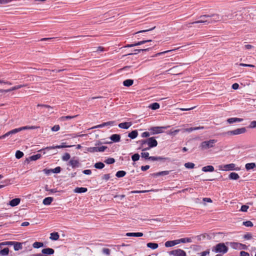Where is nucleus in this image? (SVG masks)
Returning a JSON list of instances; mask_svg holds the SVG:
<instances>
[{
  "label": "nucleus",
  "mask_w": 256,
  "mask_h": 256,
  "mask_svg": "<svg viewBox=\"0 0 256 256\" xmlns=\"http://www.w3.org/2000/svg\"><path fill=\"white\" fill-rule=\"evenodd\" d=\"M242 224L247 227H252L253 226V224L250 221L244 222Z\"/></svg>",
  "instance_id": "nucleus-46"
},
{
  "label": "nucleus",
  "mask_w": 256,
  "mask_h": 256,
  "mask_svg": "<svg viewBox=\"0 0 256 256\" xmlns=\"http://www.w3.org/2000/svg\"><path fill=\"white\" fill-rule=\"evenodd\" d=\"M69 164L72 168H74L79 166L80 162L78 160L72 158L70 160Z\"/></svg>",
  "instance_id": "nucleus-9"
},
{
  "label": "nucleus",
  "mask_w": 256,
  "mask_h": 256,
  "mask_svg": "<svg viewBox=\"0 0 256 256\" xmlns=\"http://www.w3.org/2000/svg\"><path fill=\"white\" fill-rule=\"evenodd\" d=\"M53 198L52 197H47L43 200V204L44 205H50L53 201Z\"/></svg>",
  "instance_id": "nucleus-23"
},
{
  "label": "nucleus",
  "mask_w": 256,
  "mask_h": 256,
  "mask_svg": "<svg viewBox=\"0 0 256 256\" xmlns=\"http://www.w3.org/2000/svg\"><path fill=\"white\" fill-rule=\"evenodd\" d=\"M170 171L168 170H165V171H162L158 172H156L155 174H154V176H166L170 174Z\"/></svg>",
  "instance_id": "nucleus-28"
},
{
  "label": "nucleus",
  "mask_w": 256,
  "mask_h": 256,
  "mask_svg": "<svg viewBox=\"0 0 256 256\" xmlns=\"http://www.w3.org/2000/svg\"><path fill=\"white\" fill-rule=\"evenodd\" d=\"M244 238L246 240H250L252 238V234L250 233H248L244 235Z\"/></svg>",
  "instance_id": "nucleus-58"
},
{
  "label": "nucleus",
  "mask_w": 256,
  "mask_h": 256,
  "mask_svg": "<svg viewBox=\"0 0 256 256\" xmlns=\"http://www.w3.org/2000/svg\"><path fill=\"white\" fill-rule=\"evenodd\" d=\"M106 148H107V147L106 146H102L100 147H96V149H97L96 150H97V152H104Z\"/></svg>",
  "instance_id": "nucleus-54"
},
{
  "label": "nucleus",
  "mask_w": 256,
  "mask_h": 256,
  "mask_svg": "<svg viewBox=\"0 0 256 256\" xmlns=\"http://www.w3.org/2000/svg\"><path fill=\"white\" fill-rule=\"evenodd\" d=\"M60 129V127L59 125H54L52 128V130L54 132H57Z\"/></svg>",
  "instance_id": "nucleus-59"
},
{
  "label": "nucleus",
  "mask_w": 256,
  "mask_h": 256,
  "mask_svg": "<svg viewBox=\"0 0 256 256\" xmlns=\"http://www.w3.org/2000/svg\"><path fill=\"white\" fill-rule=\"evenodd\" d=\"M248 206L246 205H243L242 206L240 210L242 212H246L248 209Z\"/></svg>",
  "instance_id": "nucleus-61"
},
{
  "label": "nucleus",
  "mask_w": 256,
  "mask_h": 256,
  "mask_svg": "<svg viewBox=\"0 0 256 256\" xmlns=\"http://www.w3.org/2000/svg\"><path fill=\"white\" fill-rule=\"evenodd\" d=\"M43 246H44V244L42 242H34L32 244V246L36 248H38L42 247Z\"/></svg>",
  "instance_id": "nucleus-37"
},
{
  "label": "nucleus",
  "mask_w": 256,
  "mask_h": 256,
  "mask_svg": "<svg viewBox=\"0 0 256 256\" xmlns=\"http://www.w3.org/2000/svg\"><path fill=\"white\" fill-rule=\"evenodd\" d=\"M147 246L152 250L156 249L158 248V244L156 243L149 242L147 244Z\"/></svg>",
  "instance_id": "nucleus-33"
},
{
  "label": "nucleus",
  "mask_w": 256,
  "mask_h": 256,
  "mask_svg": "<svg viewBox=\"0 0 256 256\" xmlns=\"http://www.w3.org/2000/svg\"><path fill=\"white\" fill-rule=\"evenodd\" d=\"M180 131V130L178 129L174 130H170L168 132V134L172 136H176L179 132Z\"/></svg>",
  "instance_id": "nucleus-41"
},
{
  "label": "nucleus",
  "mask_w": 256,
  "mask_h": 256,
  "mask_svg": "<svg viewBox=\"0 0 256 256\" xmlns=\"http://www.w3.org/2000/svg\"><path fill=\"white\" fill-rule=\"evenodd\" d=\"M228 250V248L224 243H220L214 246L212 250L215 252H222L223 254H224L227 252Z\"/></svg>",
  "instance_id": "nucleus-3"
},
{
  "label": "nucleus",
  "mask_w": 256,
  "mask_h": 256,
  "mask_svg": "<svg viewBox=\"0 0 256 256\" xmlns=\"http://www.w3.org/2000/svg\"><path fill=\"white\" fill-rule=\"evenodd\" d=\"M38 128H39V126H22V127L17 128L16 130H18V132L23 130H34V129H36Z\"/></svg>",
  "instance_id": "nucleus-13"
},
{
  "label": "nucleus",
  "mask_w": 256,
  "mask_h": 256,
  "mask_svg": "<svg viewBox=\"0 0 256 256\" xmlns=\"http://www.w3.org/2000/svg\"><path fill=\"white\" fill-rule=\"evenodd\" d=\"M170 256H186V252L182 249L172 250L168 252Z\"/></svg>",
  "instance_id": "nucleus-5"
},
{
  "label": "nucleus",
  "mask_w": 256,
  "mask_h": 256,
  "mask_svg": "<svg viewBox=\"0 0 256 256\" xmlns=\"http://www.w3.org/2000/svg\"><path fill=\"white\" fill-rule=\"evenodd\" d=\"M229 178L231 180H237L240 178V176L237 173L232 172L230 174Z\"/></svg>",
  "instance_id": "nucleus-26"
},
{
  "label": "nucleus",
  "mask_w": 256,
  "mask_h": 256,
  "mask_svg": "<svg viewBox=\"0 0 256 256\" xmlns=\"http://www.w3.org/2000/svg\"><path fill=\"white\" fill-rule=\"evenodd\" d=\"M115 162V160L114 158H108L105 160L104 162H106L107 164H114Z\"/></svg>",
  "instance_id": "nucleus-48"
},
{
  "label": "nucleus",
  "mask_w": 256,
  "mask_h": 256,
  "mask_svg": "<svg viewBox=\"0 0 256 256\" xmlns=\"http://www.w3.org/2000/svg\"><path fill=\"white\" fill-rule=\"evenodd\" d=\"M176 244H178V242L176 240H168L165 242L164 246L166 247H172Z\"/></svg>",
  "instance_id": "nucleus-15"
},
{
  "label": "nucleus",
  "mask_w": 256,
  "mask_h": 256,
  "mask_svg": "<svg viewBox=\"0 0 256 256\" xmlns=\"http://www.w3.org/2000/svg\"><path fill=\"white\" fill-rule=\"evenodd\" d=\"M104 166V164L101 162H96L94 164V167L98 169H102Z\"/></svg>",
  "instance_id": "nucleus-39"
},
{
  "label": "nucleus",
  "mask_w": 256,
  "mask_h": 256,
  "mask_svg": "<svg viewBox=\"0 0 256 256\" xmlns=\"http://www.w3.org/2000/svg\"><path fill=\"white\" fill-rule=\"evenodd\" d=\"M149 108L152 110H156L160 108V104L157 102H154L150 104Z\"/></svg>",
  "instance_id": "nucleus-34"
},
{
  "label": "nucleus",
  "mask_w": 256,
  "mask_h": 256,
  "mask_svg": "<svg viewBox=\"0 0 256 256\" xmlns=\"http://www.w3.org/2000/svg\"><path fill=\"white\" fill-rule=\"evenodd\" d=\"M59 234L58 232H52L50 234V238L54 240H56L59 238Z\"/></svg>",
  "instance_id": "nucleus-30"
},
{
  "label": "nucleus",
  "mask_w": 256,
  "mask_h": 256,
  "mask_svg": "<svg viewBox=\"0 0 256 256\" xmlns=\"http://www.w3.org/2000/svg\"><path fill=\"white\" fill-rule=\"evenodd\" d=\"M26 86V85H24H24H22V84L18 85V86H13V87L11 88H9V89H8V90H6V92H10L11 91L14 90L19 89L20 88H22L24 86Z\"/></svg>",
  "instance_id": "nucleus-24"
},
{
  "label": "nucleus",
  "mask_w": 256,
  "mask_h": 256,
  "mask_svg": "<svg viewBox=\"0 0 256 256\" xmlns=\"http://www.w3.org/2000/svg\"><path fill=\"white\" fill-rule=\"evenodd\" d=\"M126 174V172L124 170H119L116 173V176L118 178H122Z\"/></svg>",
  "instance_id": "nucleus-38"
},
{
  "label": "nucleus",
  "mask_w": 256,
  "mask_h": 256,
  "mask_svg": "<svg viewBox=\"0 0 256 256\" xmlns=\"http://www.w3.org/2000/svg\"><path fill=\"white\" fill-rule=\"evenodd\" d=\"M242 120V118H228L227 120V122L229 124H232L234 122H240Z\"/></svg>",
  "instance_id": "nucleus-18"
},
{
  "label": "nucleus",
  "mask_w": 256,
  "mask_h": 256,
  "mask_svg": "<svg viewBox=\"0 0 256 256\" xmlns=\"http://www.w3.org/2000/svg\"><path fill=\"white\" fill-rule=\"evenodd\" d=\"M218 168L220 170H240L238 168H236V164H226L224 165H220L218 166Z\"/></svg>",
  "instance_id": "nucleus-4"
},
{
  "label": "nucleus",
  "mask_w": 256,
  "mask_h": 256,
  "mask_svg": "<svg viewBox=\"0 0 256 256\" xmlns=\"http://www.w3.org/2000/svg\"><path fill=\"white\" fill-rule=\"evenodd\" d=\"M199 23H204V24H209L210 22L208 21L207 20H200L198 21H196L191 23H189L188 24H199Z\"/></svg>",
  "instance_id": "nucleus-43"
},
{
  "label": "nucleus",
  "mask_w": 256,
  "mask_h": 256,
  "mask_svg": "<svg viewBox=\"0 0 256 256\" xmlns=\"http://www.w3.org/2000/svg\"><path fill=\"white\" fill-rule=\"evenodd\" d=\"M38 107H42V108H48V109H52V108L50 106H48V105H46V104H38L37 106Z\"/></svg>",
  "instance_id": "nucleus-60"
},
{
  "label": "nucleus",
  "mask_w": 256,
  "mask_h": 256,
  "mask_svg": "<svg viewBox=\"0 0 256 256\" xmlns=\"http://www.w3.org/2000/svg\"><path fill=\"white\" fill-rule=\"evenodd\" d=\"M96 147H90L86 148V150L90 152H97Z\"/></svg>",
  "instance_id": "nucleus-51"
},
{
  "label": "nucleus",
  "mask_w": 256,
  "mask_h": 256,
  "mask_svg": "<svg viewBox=\"0 0 256 256\" xmlns=\"http://www.w3.org/2000/svg\"><path fill=\"white\" fill-rule=\"evenodd\" d=\"M70 158V156L68 153H65L62 156V160L64 161L68 160Z\"/></svg>",
  "instance_id": "nucleus-42"
},
{
  "label": "nucleus",
  "mask_w": 256,
  "mask_h": 256,
  "mask_svg": "<svg viewBox=\"0 0 256 256\" xmlns=\"http://www.w3.org/2000/svg\"><path fill=\"white\" fill-rule=\"evenodd\" d=\"M139 142L140 144V148L142 151L148 150L158 145V142L154 137L140 140Z\"/></svg>",
  "instance_id": "nucleus-1"
},
{
  "label": "nucleus",
  "mask_w": 256,
  "mask_h": 256,
  "mask_svg": "<svg viewBox=\"0 0 256 256\" xmlns=\"http://www.w3.org/2000/svg\"><path fill=\"white\" fill-rule=\"evenodd\" d=\"M88 189L86 188H76L74 190V192L76 193H82L87 192Z\"/></svg>",
  "instance_id": "nucleus-25"
},
{
  "label": "nucleus",
  "mask_w": 256,
  "mask_h": 256,
  "mask_svg": "<svg viewBox=\"0 0 256 256\" xmlns=\"http://www.w3.org/2000/svg\"><path fill=\"white\" fill-rule=\"evenodd\" d=\"M174 50H168L164 51V52H158V53L156 54L154 56H154H158L162 55V54H166V53H168L169 52H172V51H174Z\"/></svg>",
  "instance_id": "nucleus-53"
},
{
  "label": "nucleus",
  "mask_w": 256,
  "mask_h": 256,
  "mask_svg": "<svg viewBox=\"0 0 256 256\" xmlns=\"http://www.w3.org/2000/svg\"><path fill=\"white\" fill-rule=\"evenodd\" d=\"M178 242V244L182 242V243H186V242H191L192 240L190 238H182L180 239L176 240Z\"/></svg>",
  "instance_id": "nucleus-27"
},
{
  "label": "nucleus",
  "mask_w": 256,
  "mask_h": 256,
  "mask_svg": "<svg viewBox=\"0 0 256 256\" xmlns=\"http://www.w3.org/2000/svg\"><path fill=\"white\" fill-rule=\"evenodd\" d=\"M76 116H78V115L73 116H62L60 118V120L62 121H65V120H70L72 118H76Z\"/></svg>",
  "instance_id": "nucleus-36"
},
{
  "label": "nucleus",
  "mask_w": 256,
  "mask_h": 256,
  "mask_svg": "<svg viewBox=\"0 0 256 256\" xmlns=\"http://www.w3.org/2000/svg\"><path fill=\"white\" fill-rule=\"evenodd\" d=\"M142 158L148 159L149 156V153L148 152H142L141 154Z\"/></svg>",
  "instance_id": "nucleus-56"
},
{
  "label": "nucleus",
  "mask_w": 256,
  "mask_h": 256,
  "mask_svg": "<svg viewBox=\"0 0 256 256\" xmlns=\"http://www.w3.org/2000/svg\"><path fill=\"white\" fill-rule=\"evenodd\" d=\"M60 170H61V168L60 166H58L54 169H52V171L53 173L58 174V173L60 172Z\"/></svg>",
  "instance_id": "nucleus-57"
},
{
  "label": "nucleus",
  "mask_w": 256,
  "mask_h": 256,
  "mask_svg": "<svg viewBox=\"0 0 256 256\" xmlns=\"http://www.w3.org/2000/svg\"><path fill=\"white\" fill-rule=\"evenodd\" d=\"M202 170L204 172H212L214 171V167L212 166H207L203 167Z\"/></svg>",
  "instance_id": "nucleus-19"
},
{
  "label": "nucleus",
  "mask_w": 256,
  "mask_h": 256,
  "mask_svg": "<svg viewBox=\"0 0 256 256\" xmlns=\"http://www.w3.org/2000/svg\"><path fill=\"white\" fill-rule=\"evenodd\" d=\"M184 166L188 168H193L194 166V164L192 162H186L184 164Z\"/></svg>",
  "instance_id": "nucleus-45"
},
{
  "label": "nucleus",
  "mask_w": 256,
  "mask_h": 256,
  "mask_svg": "<svg viewBox=\"0 0 256 256\" xmlns=\"http://www.w3.org/2000/svg\"><path fill=\"white\" fill-rule=\"evenodd\" d=\"M115 124L114 121H110L106 122H104L96 126H95L93 128H101L102 127H104L105 126H113Z\"/></svg>",
  "instance_id": "nucleus-10"
},
{
  "label": "nucleus",
  "mask_w": 256,
  "mask_h": 256,
  "mask_svg": "<svg viewBox=\"0 0 256 256\" xmlns=\"http://www.w3.org/2000/svg\"><path fill=\"white\" fill-rule=\"evenodd\" d=\"M14 247L15 250H18L22 248V244L18 242H14Z\"/></svg>",
  "instance_id": "nucleus-31"
},
{
  "label": "nucleus",
  "mask_w": 256,
  "mask_h": 256,
  "mask_svg": "<svg viewBox=\"0 0 256 256\" xmlns=\"http://www.w3.org/2000/svg\"><path fill=\"white\" fill-rule=\"evenodd\" d=\"M132 126L130 122H122L118 124V127L121 128L128 129Z\"/></svg>",
  "instance_id": "nucleus-14"
},
{
  "label": "nucleus",
  "mask_w": 256,
  "mask_h": 256,
  "mask_svg": "<svg viewBox=\"0 0 256 256\" xmlns=\"http://www.w3.org/2000/svg\"><path fill=\"white\" fill-rule=\"evenodd\" d=\"M132 158L134 162L137 161L140 159V155L138 154H135L132 156Z\"/></svg>",
  "instance_id": "nucleus-52"
},
{
  "label": "nucleus",
  "mask_w": 256,
  "mask_h": 256,
  "mask_svg": "<svg viewBox=\"0 0 256 256\" xmlns=\"http://www.w3.org/2000/svg\"><path fill=\"white\" fill-rule=\"evenodd\" d=\"M17 132H18V130H16V128H15V129L12 130L6 133L5 134H6V137H8L12 134H16Z\"/></svg>",
  "instance_id": "nucleus-40"
},
{
  "label": "nucleus",
  "mask_w": 256,
  "mask_h": 256,
  "mask_svg": "<svg viewBox=\"0 0 256 256\" xmlns=\"http://www.w3.org/2000/svg\"><path fill=\"white\" fill-rule=\"evenodd\" d=\"M41 157L40 154H38L35 155H33L32 156H30V160H36L38 159H39Z\"/></svg>",
  "instance_id": "nucleus-47"
},
{
  "label": "nucleus",
  "mask_w": 256,
  "mask_h": 256,
  "mask_svg": "<svg viewBox=\"0 0 256 256\" xmlns=\"http://www.w3.org/2000/svg\"><path fill=\"white\" fill-rule=\"evenodd\" d=\"M134 83V80H132L128 79L124 81L123 84L126 86H130Z\"/></svg>",
  "instance_id": "nucleus-32"
},
{
  "label": "nucleus",
  "mask_w": 256,
  "mask_h": 256,
  "mask_svg": "<svg viewBox=\"0 0 256 256\" xmlns=\"http://www.w3.org/2000/svg\"><path fill=\"white\" fill-rule=\"evenodd\" d=\"M216 140H210L202 142L199 146V148L202 150H206L214 146L216 142Z\"/></svg>",
  "instance_id": "nucleus-2"
},
{
  "label": "nucleus",
  "mask_w": 256,
  "mask_h": 256,
  "mask_svg": "<svg viewBox=\"0 0 256 256\" xmlns=\"http://www.w3.org/2000/svg\"><path fill=\"white\" fill-rule=\"evenodd\" d=\"M110 140L114 142H118L120 140V135L118 134H114L111 136L110 138Z\"/></svg>",
  "instance_id": "nucleus-21"
},
{
  "label": "nucleus",
  "mask_w": 256,
  "mask_h": 256,
  "mask_svg": "<svg viewBox=\"0 0 256 256\" xmlns=\"http://www.w3.org/2000/svg\"><path fill=\"white\" fill-rule=\"evenodd\" d=\"M240 66H248V67H251V68L254 67V66L253 64H243V63H240Z\"/></svg>",
  "instance_id": "nucleus-62"
},
{
  "label": "nucleus",
  "mask_w": 256,
  "mask_h": 256,
  "mask_svg": "<svg viewBox=\"0 0 256 256\" xmlns=\"http://www.w3.org/2000/svg\"><path fill=\"white\" fill-rule=\"evenodd\" d=\"M240 256H250V254L247 252H246L244 251H242L240 252Z\"/></svg>",
  "instance_id": "nucleus-64"
},
{
  "label": "nucleus",
  "mask_w": 256,
  "mask_h": 256,
  "mask_svg": "<svg viewBox=\"0 0 256 256\" xmlns=\"http://www.w3.org/2000/svg\"><path fill=\"white\" fill-rule=\"evenodd\" d=\"M143 235L142 232H128L126 234V236H128L140 237L143 236Z\"/></svg>",
  "instance_id": "nucleus-20"
},
{
  "label": "nucleus",
  "mask_w": 256,
  "mask_h": 256,
  "mask_svg": "<svg viewBox=\"0 0 256 256\" xmlns=\"http://www.w3.org/2000/svg\"><path fill=\"white\" fill-rule=\"evenodd\" d=\"M256 167V164L254 162L248 163L246 164L245 168L247 170L254 169Z\"/></svg>",
  "instance_id": "nucleus-22"
},
{
  "label": "nucleus",
  "mask_w": 256,
  "mask_h": 256,
  "mask_svg": "<svg viewBox=\"0 0 256 256\" xmlns=\"http://www.w3.org/2000/svg\"><path fill=\"white\" fill-rule=\"evenodd\" d=\"M42 252L46 254H52L54 253V250L51 248H46L42 249Z\"/></svg>",
  "instance_id": "nucleus-17"
},
{
  "label": "nucleus",
  "mask_w": 256,
  "mask_h": 256,
  "mask_svg": "<svg viewBox=\"0 0 256 256\" xmlns=\"http://www.w3.org/2000/svg\"><path fill=\"white\" fill-rule=\"evenodd\" d=\"M246 129L245 128H242L236 129L233 130H230L226 132V134L228 135H238L246 132Z\"/></svg>",
  "instance_id": "nucleus-6"
},
{
  "label": "nucleus",
  "mask_w": 256,
  "mask_h": 256,
  "mask_svg": "<svg viewBox=\"0 0 256 256\" xmlns=\"http://www.w3.org/2000/svg\"><path fill=\"white\" fill-rule=\"evenodd\" d=\"M210 252V250H208L202 252L198 253V254L199 256H206V255L209 254Z\"/></svg>",
  "instance_id": "nucleus-50"
},
{
  "label": "nucleus",
  "mask_w": 256,
  "mask_h": 256,
  "mask_svg": "<svg viewBox=\"0 0 256 256\" xmlns=\"http://www.w3.org/2000/svg\"><path fill=\"white\" fill-rule=\"evenodd\" d=\"M73 146H68L66 145V142L62 143V145L60 146H48L43 149L44 150H52L54 148H70L72 147Z\"/></svg>",
  "instance_id": "nucleus-8"
},
{
  "label": "nucleus",
  "mask_w": 256,
  "mask_h": 256,
  "mask_svg": "<svg viewBox=\"0 0 256 256\" xmlns=\"http://www.w3.org/2000/svg\"><path fill=\"white\" fill-rule=\"evenodd\" d=\"M138 135V132L137 130H133L132 132H130L128 134V137L130 138H131L134 139V138H136Z\"/></svg>",
  "instance_id": "nucleus-29"
},
{
  "label": "nucleus",
  "mask_w": 256,
  "mask_h": 256,
  "mask_svg": "<svg viewBox=\"0 0 256 256\" xmlns=\"http://www.w3.org/2000/svg\"><path fill=\"white\" fill-rule=\"evenodd\" d=\"M210 17L212 18V19L211 21L210 22H218V21L220 20H221V18H220V16L218 14H213L211 16L205 14V15L201 16H200V18H210Z\"/></svg>",
  "instance_id": "nucleus-7"
},
{
  "label": "nucleus",
  "mask_w": 256,
  "mask_h": 256,
  "mask_svg": "<svg viewBox=\"0 0 256 256\" xmlns=\"http://www.w3.org/2000/svg\"><path fill=\"white\" fill-rule=\"evenodd\" d=\"M24 156V153L20 151V150H17L16 152V157L17 158H22Z\"/></svg>",
  "instance_id": "nucleus-44"
},
{
  "label": "nucleus",
  "mask_w": 256,
  "mask_h": 256,
  "mask_svg": "<svg viewBox=\"0 0 256 256\" xmlns=\"http://www.w3.org/2000/svg\"><path fill=\"white\" fill-rule=\"evenodd\" d=\"M249 128H256V120H254L250 122Z\"/></svg>",
  "instance_id": "nucleus-55"
},
{
  "label": "nucleus",
  "mask_w": 256,
  "mask_h": 256,
  "mask_svg": "<svg viewBox=\"0 0 256 256\" xmlns=\"http://www.w3.org/2000/svg\"><path fill=\"white\" fill-rule=\"evenodd\" d=\"M102 252L104 254L109 256L110 254V250L108 248H103L102 249Z\"/></svg>",
  "instance_id": "nucleus-49"
},
{
  "label": "nucleus",
  "mask_w": 256,
  "mask_h": 256,
  "mask_svg": "<svg viewBox=\"0 0 256 256\" xmlns=\"http://www.w3.org/2000/svg\"><path fill=\"white\" fill-rule=\"evenodd\" d=\"M20 200L18 198H16L14 199H12L10 202V204L12 206H15L17 205H18L20 202Z\"/></svg>",
  "instance_id": "nucleus-16"
},
{
  "label": "nucleus",
  "mask_w": 256,
  "mask_h": 256,
  "mask_svg": "<svg viewBox=\"0 0 256 256\" xmlns=\"http://www.w3.org/2000/svg\"><path fill=\"white\" fill-rule=\"evenodd\" d=\"M152 42V40H142V41L139 42H136V43H135L134 44H128L127 46H126V47L131 48V47H133V46H140V45L144 44L147 42Z\"/></svg>",
  "instance_id": "nucleus-11"
},
{
  "label": "nucleus",
  "mask_w": 256,
  "mask_h": 256,
  "mask_svg": "<svg viewBox=\"0 0 256 256\" xmlns=\"http://www.w3.org/2000/svg\"><path fill=\"white\" fill-rule=\"evenodd\" d=\"M9 249L8 248H4L0 250V254L2 256H7L8 254Z\"/></svg>",
  "instance_id": "nucleus-35"
},
{
  "label": "nucleus",
  "mask_w": 256,
  "mask_h": 256,
  "mask_svg": "<svg viewBox=\"0 0 256 256\" xmlns=\"http://www.w3.org/2000/svg\"><path fill=\"white\" fill-rule=\"evenodd\" d=\"M166 128V127H152L150 130L152 132L153 134H157L162 132V129Z\"/></svg>",
  "instance_id": "nucleus-12"
},
{
  "label": "nucleus",
  "mask_w": 256,
  "mask_h": 256,
  "mask_svg": "<svg viewBox=\"0 0 256 256\" xmlns=\"http://www.w3.org/2000/svg\"><path fill=\"white\" fill-rule=\"evenodd\" d=\"M245 49L252 50L254 48V46L251 44H246L244 46Z\"/></svg>",
  "instance_id": "nucleus-63"
}]
</instances>
